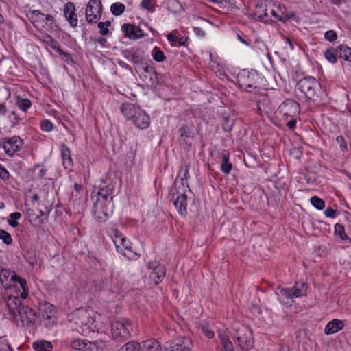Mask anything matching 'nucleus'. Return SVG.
Listing matches in <instances>:
<instances>
[{
  "label": "nucleus",
  "mask_w": 351,
  "mask_h": 351,
  "mask_svg": "<svg viewBox=\"0 0 351 351\" xmlns=\"http://www.w3.org/2000/svg\"><path fill=\"white\" fill-rule=\"evenodd\" d=\"M113 190L114 186L111 182L101 181L92 192L93 214L95 220L99 223L105 222L113 213Z\"/></svg>",
  "instance_id": "nucleus-1"
},
{
  "label": "nucleus",
  "mask_w": 351,
  "mask_h": 351,
  "mask_svg": "<svg viewBox=\"0 0 351 351\" xmlns=\"http://www.w3.org/2000/svg\"><path fill=\"white\" fill-rule=\"evenodd\" d=\"M6 304L8 318L17 326H25L34 324L37 318L36 311L28 306H22L18 293L16 295H8Z\"/></svg>",
  "instance_id": "nucleus-2"
},
{
  "label": "nucleus",
  "mask_w": 351,
  "mask_h": 351,
  "mask_svg": "<svg viewBox=\"0 0 351 351\" xmlns=\"http://www.w3.org/2000/svg\"><path fill=\"white\" fill-rule=\"evenodd\" d=\"M95 312L90 308H79L69 315V321L75 325V330L82 335H86L94 330Z\"/></svg>",
  "instance_id": "nucleus-3"
},
{
  "label": "nucleus",
  "mask_w": 351,
  "mask_h": 351,
  "mask_svg": "<svg viewBox=\"0 0 351 351\" xmlns=\"http://www.w3.org/2000/svg\"><path fill=\"white\" fill-rule=\"evenodd\" d=\"M121 112L128 120H131L138 129H146L150 124L149 115L139 107L131 103H124L120 108Z\"/></svg>",
  "instance_id": "nucleus-4"
},
{
  "label": "nucleus",
  "mask_w": 351,
  "mask_h": 351,
  "mask_svg": "<svg viewBox=\"0 0 351 351\" xmlns=\"http://www.w3.org/2000/svg\"><path fill=\"white\" fill-rule=\"evenodd\" d=\"M308 285L304 282H296L292 288H281L276 292L278 300L284 305L291 306L293 298L306 295Z\"/></svg>",
  "instance_id": "nucleus-5"
},
{
  "label": "nucleus",
  "mask_w": 351,
  "mask_h": 351,
  "mask_svg": "<svg viewBox=\"0 0 351 351\" xmlns=\"http://www.w3.org/2000/svg\"><path fill=\"white\" fill-rule=\"evenodd\" d=\"M296 89L306 98L307 101H315L318 97L320 84L312 76L301 79L296 85Z\"/></svg>",
  "instance_id": "nucleus-6"
},
{
  "label": "nucleus",
  "mask_w": 351,
  "mask_h": 351,
  "mask_svg": "<svg viewBox=\"0 0 351 351\" xmlns=\"http://www.w3.org/2000/svg\"><path fill=\"white\" fill-rule=\"evenodd\" d=\"M133 329V324L130 319L122 318L115 320L111 324V333L112 337L119 341L129 339Z\"/></svg>",
  "instance_id": "nucleus-7"
},
{
  "label": "nucleus",
  "mask_w": 351,
  "mask_h": 351,
  "mask_svg": "<svg viewBox=\"0 0 351 351\" xmlns=\"http://www.w3.org/2000/svg\"><path fill=\"white\" fill-rule=\"evenodd\" d=\"M239 86L247 91L252 92L259 86L258 81L261 80L260 75L254 70L243 69L237 77Z\"/></svg>",
  "instance_id": "nucleus-8"
},
{
  "label": "nucleus",
  "mask_w": 351,
  "mask_h": 351,
  "mask_svg": "<svg viewBox=\"0 0 351 351\" xmlns=\"http://www.w3.org/2000/svg\"><path fill=\"white\" fill-rule=\"evenodd\" d=\"M29 19L34 26L38 30L49 32L53 29L55 20L49 14L42 13L38 10L30 12Z\"/></svg>",
  "instance_id": "nucleus-9"
},
{
  "label": "nucleus",
  "mask_w": 351,
  "mask_h": 351,
  "mask_svg": "<svg viewBox=\"0 0 351 351\" xmlns=\"http://www.w3.org/2000/svg\"><path fill=\"white\" fill-rule=\"evenodd\" d=\"M234 337V343L241 347V351L249 350L254 346L252 332L247 326H242L236 329Z\"/></svg>",
  "instance_id": "nucleus-10"
},
{
  "label": "nucleus",
  "mask_w": 351,
  "mask_h": 351,
  "mask_svg": "<svg viewBox=\"0 0 351 351\" xmlns=\"http://www.w3.org/2000/svg\"><path fill=\"white\" fill-rule=\"evenodd\" d=\"M102 14V4L100 0H90L88 3L85 17L88 23H96L101 19Z\"/></svg>",
  "instance_id": "nucleus-11"
},
{
  "label": "nucleus",
  "mask_w": 351,
  "mask_h": 351,
  "mask_svg": "<svg viewBox=\"0 0 351 351\" xmlns=\"http://www.w3.org/2000/svg\"><path fill=\"white\" fill-rule=\"evenodd\" d=\"M112 239L118 252L123 253L124 251L132 252L130 241L118 230L114 229L112 230Z\"/></svg>",
  "instance_id": "nucleus-12"
},
{
  "label": "nucleus",
  "mask_w": 351,
  "mask_h": 351,
  "mask_svg": "<svg viewBox=\"0 0 351 351\" xmlns=\"http://www.w3.org/2000/svg\"><path fill=\"white\" fill-rule=\"evenodd\" d=\"M2 145L5 153L12 156L22 148L23 141L19 136H13L10 138H3Z\"/></svg>",
  "instance_id": "nucleus-13"
},
{
  "label": "nucleus",
  "mask_w": 351,
  "mask_h": 351,
  "mask_svg": "<svg viewBox=\"0 0 351 351\" xmlns=\"http://www.w3.org/2000/svg\"><path fill=\"white\" fill-rule=\"evenodd\" d=\"M278 110L283 117H296L300 112V105L293 99H287L279 106Z\"/></svg>",
  "instance_id": "nucleus-14"
},
{
  "label": "nucleus",
  "mask_w": 351,
  "mask_h": 351,
  "mask_svg": "<svg viewBox=\"0 0 351 351\" xmlns=\"http://www.w3.org/2000/svg\"><path fill=\"white\" fill-rule=\"evenodd\" d=\"M18 276L14 272L8 269H2L0 272V280L2 284L4 285V287L6 289L16 290L17 285H14L12 286L10 282L14 281V279H17Z\"/></svg>",
  "instance_id": "nucleus-15"
},
{
  "label": "nucleus",
  "mask_w": 351,
  "mask_h": 351,
  "mask_svg": "<svg viewBox=\"0 0 351 351\" xmlns=\"http://www.w3.org/2000/svg\"><path fill=\"white\" fill-rule=\"evenodd\" d=\"M191 339L188 337H179L173 341L169 346L171 351H192L189 345Z\"/></svg>",
  "instance_id": "nucleus-16"
},
{
  "label": "nucleus",
  "mask_w": 351,
  "mask_h": 351,
  "mask_svg": "<svg viewBox=\"0 0 351 351\" xmlns=\"http://www.w3.org/2000/svg\"><path fill=\"white\" fill-rule=\"evenodd\" d=\"M121 30L124 32L125 36L130 39L136 40L143 37L141 29L134 25L125 23L121 26Z\"/></svg>",
  "instance_id": "nucleus-17"
},
{
  "label": "nucleus",
  "mask_w": 351,
  "mask_h": 351,
  "mask_svg": "<svg viewBox=\"0 0 351 351\" xmlns=\"http://www.w3.org/2000/svg\"><path fill=\"white\" fill-rule=\"evenodd\" d=\"M64 13L66 20L72 27L77 25V17L75 14V7L73 3H67L64 8Z\"/></svg>",
  "instance_id": "nucleus-18"
},
{
  "label": "nucleus",
  "mask_w": 351,
  "mask_h": 351,
  "mask_svg": "<svg viewBox=\"0 0 351 351\" xmlns=\"http://www.w3.org/2000/svg\"><path fill=\"white\" fill-rule=\"evenodd\" d=\"M173 204L178 212L181 215H186L187 213V197L184 193L178 195L173 200Z\"/></svg>",
  "instance_id": "nucleus-19"
},
{
  "label": "nucleus",
  "mask_w": 351,
  "mask_h": 351,
  "mask_svg": "<svg viewBox=\"0 0 351 351\" xmlns=\"http://www.w3.org/2000/svg\"><path fill=\"white\" fill-rule=\"evenodd\" d=\"M343 326L344 323L342 320L334 319L326 324L324 332L326 335L335 334L341 330Z\"/></svg>",
  "instance_id": "nucleus-20"
},
{
  "label": "nucleus",
  "mask_w": 351,
  "mask_h": 351,
  "mask_svg": "<svg viewBox=\"0 0 351 351\" xmlns=\"http://www.w3.org/2000/svg\"><path fill=\"white\" fill-rule=\"evenodd\" d=\"M219 337L224 351H241V347H239L235 343L234 345L225 333H220Z\"/></svg>",
  "instance_id": "nucleus-21"
},
{
  "label": "nucleus",
  "mask_w": 351,
  "mask_h": 351,
  "mask_svg": "<svg viewBox=\"0 0 351 351\" xmlns=\"http://www.w3.org/2000/svg\"><path fill=\"white\" fill-rule=\"evenodd\" d=\"M60 151L63 166L65 169H71L73 167V163L70 149L67 146L62 144L61 145Z\"/></svg>",
  "instance_id": "nucleus-22"
},
{
  "label": "nucleus",
  "mask_w": 351,
  "mask_h": 351,
  "mask_svg": "<svg viewBox=\"0 0 351 351\" xmlns=\"http://www.w3.org/2000/svg\"><path fill=\"white\" fill-rule=\"evenodd\" d=\"M165 267L163 265H158L156 267V270L151 271L149 274V278L157 285L162 281L165 276Z\"/></svg>",
  "instance_id": "nucleus-23"
},
{
  "label": "nucleus",
  "mask_w": 351,
  "mask_h": 351,
  "mask_svg": "<svg viewBox=\"0 0 351 351\" xmlns=\"http://www.w3.org/2000/svg\"><path fill=\"white\" fill-rule=\"evenodd\" d=\"M268 11L269 7L267 5H264L263 3L257 4L255 10V15L260 21L267 23L269 21H271V19H269Z\"/></svg>",
  "instance_id": "nucleus-24"
},
{
  "label": "nucleus",
  "mask_w": 351,
  "mask_h": 351,
  "mask_svg": "<svg viewBox=\"0 0 351 351\" xmlns=\"http://www.w3.org/2000/svg\"><path fill=\"white\" fill-rule=\"evenodd\" d=\"M71 348L76 350L89 351L91 342L86 339H74L70 343Z\"/></svg>",
  "instance_id": "nucleus-25"
},
{
  "label": "nucleus",
  "mask_w": 351,
  "mask_h": 351,
  "mask_svg": "<svg viewBox=\"0 0 351 351\" xmlns=\"http://www.w3.org/2000/svg\"><path fill=\"white\" fill-rule=\"evenodd\" d=\"M143 351H160L161 347L158 341L155 339H148L142 342Z\"/></svg>",
  "instance_id": "nucleus-26"
},
{
  "label": "nucleus",
  "mask_w": 351,
  "mask_h": 351,
  "mask_svg": "<svg viewBox=\"0 0 351 351\" xmlns=\"http://www.w3.org/2000/svg\"><path fill=\"white\" fill-rule=\"evenodd\" d=\"M14 285L19 284V287L22 289V292L20 293V296L22 299H26L29 295V288L27 284V281L25 278H22L18 276L17 279H14L13 281Z\"/></svg>",
  "instance_id": "nucleus-27"
},
{
  "label": "nucleus",
  "mask_w": 351,
  "mask_h": 351,
  "mask_svg": "<svg viewBox=\"0 0 351 351\" xmlns=\"http://www.w3.org/2000/svg\"><path fill=\"white\" fill-rule=\"evenodd\" d=\"M339 56L345 61L351 62V48L347 45H339L337 47Z\"/></svg>",
  "instance_id": "nucleus-28"
},
{
  "label": "nucleus",
  "mask_w": 351,
  "mask_h": 351,
  "mask_svg": "<svg viewBox=\"0 0 351 351\" xmlns=\"http://www.w3.org/2000/svg\"><path fill=\"white\" fill-rule=\"evenodd\" d=\"M52 348L51 343L45 340L36 341L33 343V348L36 351H51Z\"/></svg>",
  "instance_id": "nucleus-29"
},
{
  "label": "nucleus",
  "mask_w": 351,
  "mask_h": 351,
  "mask_svg": "<svg viewBox=\"0 0 351 351\" xmlns=\"http://www.w3.org/2000/svg\"><path fill=\"white\" fill-rule=\"evenodd\" d=\"M232 168V165L230 162L229 155L226 153H223L222 161L220 166L221 171L225 174H228L231 171Z\"/></svg>",
  "instance_id": "nucleus-30"
},
{
  "label": "nucleus",
  "mask_w": 351,
  "mask_h": 351,
  "mask_svg": "<svg viewBox=\"0 0 351 351\" xmlns=\"http://www.w3.org/2000/svg\"><path fill=\"white\" fill-rule=\"evenodd\" d=\"M337 48L330 47L324 51V56L329 62L335 64L337 60Z\"/></svg>",
  "instance_id": "nucleus-31"
},
{
  "label": "nucleus",
  "mask_w": 351,
  "mask_h": 351,
  "mask_svg": "<svg viewBox=\"0 0 351 351\" xmlns=\"http://www.w3.org/2000/svg\"><path fill=\"white\" fill-rule=\"evenodd\" d=\"M16 104L17 106L23 111L26 112L32 106V101L20 96L16 97Z\"/></svg>",
  "instance_id": "nucleus-32"
},
{
  "label": "nucleus",
  "mask_w": 351,
  "mask_h": 351,
  "mask_svg": "<svg viewBox=\"0 0 351 351\" xmlns=\"http://www.w3.org/2000/svg\"><path fill=\"white\" fill-rule=\"evenodd\" d=\"M47 308L49 311V313H43V319L44 324L49 326L51 323H53V321L51 322V319L54 317L56 311L52 305H47Z\"/></svg>",
  "instance_id": "nucleus-33"
},
{
  "label": "nucleus",
  "mask_w": 351,
  "mask_h": 351,
  "mask_svg": "<svg viewBox=\"0 0 351 351\" xmlns=\"http://www.w3.org/2000/svg\"><path fill=\"white\" fill-rule=\"evenodd\" d=\"M141 349V344L136 341H132L126 343L122 346L120 351H140Z\"/></svg>",
  "instance_id": "nucleus-34"
},
{
  "label": "nucleus",
  "mask_w": 351,
  "mask_h": 351,
  "mask_svg": "<svg viewBox=\"0 0 351 351\" xmlns=\"http://www.w3.org/2000/svg\"><path fill=\"white\" fill-rule=\"evenodd\" d=\"M44 41L60 54L63 53V51L60 48L58 42L56 40L51 36L46 35Z\"/></svg>",
  "instance_id": "nucleus-35"
},
{
  "label": "nucleus",
  "mask_w": 351,
  "mask_h": 351,
  "mask_svg": "<svg viewBox=\"0 0 351 351\" xmlns=\"http://www.w3.org/2000/svg\"><path fill=\"white\" fill-rule=\"evenodd\" d=\"M125 5L120 3L117 2L114 3H112L110 6V11L114 16H119L121 14L123 13L125 11Z\"/></svg>",
  "instance_id": "nucleus-36"
},
{
  "label": "nucleus",
  "mask_w": 351,
  "mask_h": 351,
  "mask_svg": "<svg viewBox=\"0 0 351 351\" xmlns=\"http://www.w3.org/2000/svg\"><path fill=\"white\" fill-rule=\"evenodd\" d=\"M142 9L153 13L155 12L156 3L153 0H142L140 4Z\"/></svg>",
  "instance_id": "nucleus-37"
},
{
  "label": "nucleus",
  "mask_w": 351,
  "mask_h": 351,
  "mask_svg": "<svg viewBox=\"0 0 351 351\" xmlns=\"http://www.w3.org/2000/svg\"><path fill=\"white\" fill-rule=\"evenodd\" d=\"M335 234L342 240H349L348 237L345 233L344 227L340 223H336L335 226Z\"/></svg>",
  "instance_id": "nucleus-38"
},
{
  "label": "nucleus",
  "mask_w": 351,
  "mask_h": 351,
  "mask_svg": "<svg viewBox=\"0 0 351 351\" xmlns=\"http://www.w3.org/2000/svg\"><path fill=\"white\" fill-rule=\"evenodd\" d=\"M311 204L316 208L317 210H323L325 207L324 201L318 197L317 196H313L310 199Z\"/></svg>",
  "instance_id": "nucleus-39"
},
{
  "label": "nucleus",
  "mask_w": 351,
  "mask_h": 351,
  "mask_svg": "<svg viewBox=\"0 0 351 351\" xmlns=\"http://www.w3.org/2000/svg\"><path fill=\"white\" fill-rule=\"evenodd\" d=\"M152 56L154 60L158 62H162L164 61L165 56L162 50L157 47H155L152 51Z\"/></svg>",
  "instance_id": "nucleus-40"
},
{
  "label": "nucleus",
  "mask_w": 351,
  "mask_h": 351,
  "mask_svg": "<svg viewBox=\"0 0 351 351\" xmlns=\"http://www.w3.org/2000/svg\"><path fill=\"white\" fill-rule=\"evenodd\" d=\"M9 217L10 219L8 221L9 225L13 228H15L19 225L16 221L21 219V214L19 212L12 213L10 214Z\"/></svg>",
  "instance_id": "nucleus-41"
},
{
  "label": "nucleus",
  "mask_w": 351,
  "mask_h": 351,
  "mask_svg": "<svg viewBox=\"0 0 351 351\" xmlns=\"http://www.w3.org/2000/svg\"><path fill=\"white\" fill-rule=\"evenodd\" d=\"M105 343L102 341H96L91 342V346L89 348V351H102L105 348Z\"/></svg>",
  "instance_id": "nucleus-42"
},
{
  "label": "nucleus",
  "mask_w": 351,
  "mask_h": 351,
  "mask_svg": "<svg viewBox=\"0 0 351 351\" xmlns=\"http://www.w3.org/2000/svg\"><path fill=\"white\" fill-rule=\"evenodd\" d=\"M143 52L140 50H136L134 52L132 56L131 61L134 64H141L143 63V58H142Z\"/></svg>",
  "instance_id": "nucleus-43"
},
{
  "label": "nucleus",
  "mask_w": 351,
  "mask_h": 351,
  "mask_svg": "<svg viewBox=\"0 0 351 351\" xmlns=\"http://www.w3.org/2000/svg\"><path fill=\"white\" fill-rule=\"evenodd\" d=\"M0 239L7 245H9L12 242L11 235L3 229H0Z\"/></svg>",
  "instance_id": "nucleus-44"
},
{
  "label": "nucleus",
  "mask_w": 351,
  "mask_h": 351,
  "mask_svg": "<svg viewBox=\"0 0 351 351\" xmlns=\"http://www.w3.org/2000/svg\"><path fill=\"white\" fill-rule=\"evenodd\" d=\"M179 132H180L181 138L184 141H186V138L190 136L191 130H190V128L189 126L184 125V126H182L179 130Z\"/></svg>",
  "instance_id": "nucleus-45"
},
{
  "label": "nucleus",
  "mask_w": 351,
  "mask_h": 351,
  "mask_svg": "<svg viewBox=\"0 0 351 351\" xmlns=\"http://www.w3.org/2000/svg\"><path fill=\"white\" fill-rule=\"evenodd\" d=\"M40 128L43 131L50 132L53 130V125L51 121L45 119L41 121Z\"/></svg>",
  "instance_id": "nucleus-46"
},
{
  "label": "nucleus",
  "mask_w": 351,
  "mask_h": 351,
  "mask_svg": "<svg viewBox=\"0 0 351 351\" xmlns=\"http://www.w3.org/2000/svg\"><path fill=\"white\" fill-rule=\"evenodd\" d=\"M324 38L326 40H328L329 42H332V41H335L337 40V35L335 31L328 30L325 32Z\"/></svg>",
  "instance_id": "nucleus-47"
},
{
  "label": "nucleus",
  "mask_w": 351,
  "mask_h": 351,
  "mask_svg": "<svg viewBox=\"0 0 351 351\" xmlns=\"http://www.w3.org/2000/svg\"><path fill=\"white\" fill-rule=\"evenodd\" d=\"M336 141L339 144L340 149L342 152L347 150V142L342 136H338L336 138Z\"/></svg>",
  "instance_id": "nucleus-48"
},
{
  "label": "nucleus",
  "mask_w": 351,
  "mask_h": 351,
  "mask_svg": "<svg viewBox=\"0 0 351 351\" xmlns=\"http://www.w3.org/2000/svg\"><path fill=\"white\" fill-rule=\"evenodd\" d=\"M9 119L13 125H17L21 121V118L19 117V115L16 114L15 111H12L11 112V114L9 116Z\"/></svg>",
  "instance_id": "nucleus-49"
},
{
  "label": "nucleus",
  "mask_w": 351,
  "mask_h": 351,
  "mask_svg": "<svg viewBox=\"0 0 351 351\" xmlns=\"http://www.w3.org/2000/svg\"><path fill=\"white\" fill-rule=\"evenodd\" d=\"M202 331L208 338H213L214 337V332L208 326H202Z\"/></svg>",
  "instance_id": "nucleus-50"
},
{
  "label": "nucleus",
  "mask_w": 351,
  "mask_h": 351,
  "mask_svg": "<svg viewBox=\"0 0 351 351\" xmlns=\"http://www.w3.org/2000/svg\"><path fill=\"white\" fill-rule=\"evenodd\" d=\"M324 215H326V217L335 218L337 215V210H334L333 208H332L330 207H328L324 210Z\"/></svg>",
  "instance_id": "nucleus-51"
},
{
  "label": "nucleus",
  "mask_w": 351,
  "mask_h": 351,
  "mask_svg": "<svg viewBox=\"0 0 351 351\" xmlns=\"http://www.w3.org/2000/svg\"><path fill=\"white\" fill-rule=\"evenodd\" d=\"M0 178L4 180L9 178V173L8 170L0 164Z\"/></svg>",
  "instance_id": "nucleus-52"
},
{
  "label": "nucleus",
  "mask_w": 351,
  "mask_h": 351,
  "mask_svg": "<svg viewBox=\"0 0 351 351\" xmlns=\"http://www.w3.org/2000/svg\"><path fill=\"white\" fill-rule=\"evenodd\" d=\"M269 19H270V15L278 19L280 21H283V19L281 16H280L276 12V10L274 8L269 7Z\"/></svg>",
  "instance_id": "nucleus-53"
},
{
  "label": "nucleus",
  "mask_w": 351,
  "mask_h": 351,
  "mask_svg": "<svg viewBox=\"0 0 351 351\" xmlns=\"http://www.w3.org/2000/svg\"><path fill=\"white\" fill-rule=\"evenodd\" d=\"M98 27L99 29V32L102 36H106L108 34V29L104 26V22H99L98 23Z\"/></svg>",
  "instance_id": "nucleus-54"
},
{
  "label": "nucleus",
  "mask_w": 351,
  "mask_h": 351,
  "mask_svg": "<svg viewBox=\"0 0 351 351\" xmlns=\"http://www.w3.org/2000/svg\"><path fill=\"white\" fill-rule=\"evenodd\" d=\"M39 213L40 215L36 217V221H38L39 225H41L43 223L44 220L46 219V215L45 213L41 210H39Z\"/></svg>",
  "instance_id": "nucleus-55"
},
{
  "label": "nucleus",
  "mask_w": 351,
  "mask_h": 351,
  "mask_svg": "<svg viewBox=\"0 0 351 351\" xmlns=\"http://www.w3.org/2000/svg\"><path fill=\"white\" fill-rule=\"evenodd\" d=\"M290 118L291 119L287 122V125L289 129L293 130L296 125V119L295 117H291Z\"/></svg>",
  "instance_id": "nucleus-56"
},
{
  "label": "nucleus",
  "mask_w": 351,
  "mask_h": 351,
  "mask_svg": "<svg viewBox=\"0 0 351 351\" xmlns=\"http://www.w3.org/2000/svg\"><path fill=\"white\" fill-rule=\"evenodd\" d=\"M158 265H162L161 264L158 263L156 261H149L147 264V267L149 269L152 271L156 270V267Z\"/></svg>",
  "instance_id": "nucleus-57"
},
{
  "label": "nucleus",
  "mask_w": 351,
  "mask_h": 351,
  "mask_svg": "<svg viewBox=\"0 0 351 351\" xmlns=\"http://www.w3.org/2000/svg\"><path fill=\"white\" fill-rule=\"evenodd\" d=\"M193 29L196 36L200 38H203L204 36L205 33L200 27H194Z\"/></svg>",
  "instance_id": "nucleus-58"
},
{
  "label": "nucleus",
  "mask_w": 351,
  "mask_h": 351,
  "mask_svg": "<svg viewBox=\"0 0 351 351\" xmlns=\"http://www.w3.org/2000/svg\"><path fill=\"white\" fill-rule=\"evenodd\" d=\"M7 112V108L5 104L3 103H0V116L5 115Z\"/></svg>",
  "instance_id": "nucleus-59"
},
{
  "label": "nucleus",
  "mask_w": 351,
  "mask_h": 351,
  "mask_svg": "<svg viewBox=\"0 0 351 351\" xmlns=\"http://www.w3.org/2000/svg\"><path fill=\"white\" fill-rule=\"evenodd\" d=\"M167 38L169 42H175L178 40V37L176 34H169L167 35Z\"/></svg>",
  "instance_id": "nucleus-60"
},
{
  "label": "nucleus",
  "mask_w": 351,
  "mask_h": 351,
  "mask_svg": "<svg viewBox=\"0 0 351 351\" xmlns=\"http://www.w3.org/2000/svg\"><path fill=\"white\" fill-rule=\"evenodd\" d=\"M285 42H286V43H287L289 45V48H290L291 50H293L294 49V46H293V43L291 42V38L289 37H287L285 38Z\"/></svg>",
  "instance_id": "nucleus-61"
},
{
  "label": "nucleus",
  "mask_w": 351,
  "mask_h": 351,
  "mask_svg": "<svg viewBox=\"0 0 351 351\" xmlns=\"http://www.w3.org/2000/svg\"><path fill=\"white\" fill-rule=\"evenodd\" d=\"M189 173V171H188V169L186 168L185 170H184V178H181V182H182V184L184 185V182H186V179H187V175Z\"/></svg>",
  "instance_id": "nucleus-62"
},
{
  "label": "nucleus",
  "mask_w": 351,
  "mask_h": 351,
  "mask_svg": "<svg viewBox=\"0 0 351 351\" xmlns=\"http://www.w3.org/2000/svg\"><path fill=\"white\" fill-rule=\"evenodd\" d=\"M45 173H46V169H45L44 168H42L40 171H39V173H38V178H43L45 176Z\"/></svg>",
  "instance_id": "nucleus-63"
},
{
  "label": "nucleus",
  "mask_w": 351,
  "mask_h": 351,
  "mask_svg": "<svg viewBox=\"0 0 351 351\" xmlns=\"http://www.w3.org/2000/svg\"><path fill=\"white\" fill-rule=\"evenodd\" d=\"M278 351H289V347L287 346H280Z\"/></svg>",
  "instance_id": "nucleus-64"
}]
</instances>
